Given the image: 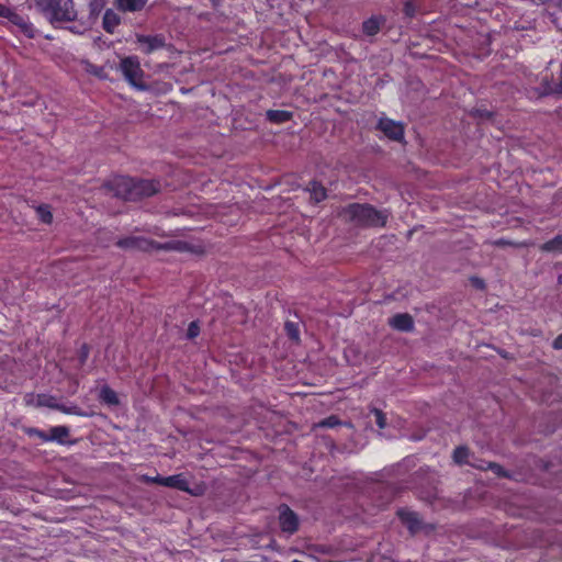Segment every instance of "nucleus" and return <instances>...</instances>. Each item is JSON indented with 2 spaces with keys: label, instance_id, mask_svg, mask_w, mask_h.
Here are the masks:
<instances>
[{
  "label": "nucleus",
  "instance_id": "23",
  "mask_svg": "<svg viewBox=\"0 0 562 562\" xmlns=\"http://www.w3.org/2000/svg\"><path fill=\"white\" fill-rule=\"evenodd\" d=\"M469 448L465 446H459L453 450L452 459L459 465L470 464L472 467L474 463L469 461Z\"/></svg>",
  "mask_w": 562,
  "mask_h": 562
},
{
  "label": "nucleus",
  "instance_id": "35",
  "mask_svg": "<svg viewBox=\"0 0 562 562\" xmlns=\"http://www.w3.org/2000/svg\"><path fill=\"white\" fill-rule=\"evenodd\" d=\"M404 11H405V14L408 16H412L414 13V9L412 8V5L409 3L405 4Z\"/></svg>",
  "mask_w": 562,
  "mask_h": 562
},
{
  "label": "nucleus",
  "instance_id": "30",
  "mask_svg": "<svg viewBox=\"0 0 562 562\" xmlns=\"http://www.w3.org/2000/svg\"><path fill=\"white\" fill-rule=\"evenodd\" d=\"M200 335V324L199 321H192L187 329V338L192 340Z\"/></svg>",
  "mask_w": 562,
  "mask_h": 562
},
{
  "label": "nucleus",
  "instance_id": "21",
  "mask_svg": "<svg viewBox=\"0 0 562 562\" xmlns=\"http://www.w3.org/2000/svg\"><path fill=\"white\" fill-rule=\"evenodd\" d=\"M267 120L273 124H283L293 117V113L286 110H268Z\"/></svg>",
  "mask_w": 562,
  "mask_h": 562
},
{
  "label": "nucleus",
  "instance_id": "16",
  "mask_svg": "<svg viewBox=\"0 0 562 562\" xmlns=\"http://www.w3.org/2000/svg\"><path fill=\"white\" fill-rule=\"evenodd\" d=\"M384 22H385V19L383 16L372 15L371 18L363 21L362 32L367 36H374L380 32L381 26Z\"/></svg>",
  "mask_w": 562,
  "mask_h": 562
},
{
  "label": "nucleus",
  "instance_id": "24",
  "mask_svg": "<svg viewBox=\"0 0 562 562\" xmlns=\"http://www.w3.org/2000/svg\"><path fill=\"white\" fill-rule=\"evenodd\" d=\"M540 249L546 252H562V233L543 243Z\"/></svg>",
  "mask_w": 562,
  "mask_h": 562
},
{
  "label": "nucleus",
  "instance_id": "18",
  "mask_svg": "<svg viewBox=\"0 0 562 562\" xmlns=\"http://www.w3.org/2000/svg\"><path fill=\"white\" fill-rule=\"evenodd\" d=\"M542 88H543V93L546 95L562 94V70L560 71L557 79L548 80L547 78H543L542 79Z\"/></svg>",
  "mask_w": 562,
  "mask_h": 562
},
{
  "label": "nucleus",
  "instance_id": "7",
  "mask_svg": "<svg viewBox=\"0 0 562 562\" xmlns=\"http://www.w3.org/2000/svg\"><path fill=\"white\" fill-rule=\"evenodd\" d=\"M278 513L281 531L289 536L294 535L300 527V519L296 513L292 510L286 504H281L278 507Z\"/></svg>",
  "mask_w": 562,
  "mask_h": 562
},
{
  "label": "nucleus",
  "instance_id": "22",
  "mask_svg": "<svg viewBox=\"0 0 562 562\" xmlns=\"http://www.w3.org/2000/svg\"><path fill=\"white\" fill-rule=\"evenodd\" d=\"M307 191L311 193V199L315 203H319L327 198L326 188L318 181H311Z\"/></svg>",
  "mask_w": 562,
  "mask_h": 562
},
{
  "label": "nucleus",
  "instance_id": "17",
  "mask_svg": "<svg viewBox=\"0 0 562 562\" xmlns=\"http://www.w3.org/2000/svg\"><path fill=\"white\" fill-rule=\"evenodd\" d=\"M121 18L113 10L108 9L103 14L102 26L106 33L113 34L115 29L120 25Z\"/></svg>",
  "mask_w": 562,
  "mask_h": 562
},
{
  "label": "nucleus",
  "instance_id": "5",
  "mask_svg": "<svg viewBox=\"0 0 562 562\" xmlns=\"http://www.w3.org/2000/svg\"><path fill=\"white\" fill-rule=\"evenodd\" d=\"M120 69L125 80L133 87L144 90L146 85L144 83V71L140 67L138 57L128 56L121 60Z\"/></svg>",
  "mask_w": 562,
  "mask_h": 562
},
{
  "label": "nucleus",
  "instance_id": "14",
  "mask_svg": "<svg viewBox=\"0 0 562 562\" xmlns=\"http://www.w3.org/2000/svg\"><path fill=\"white\" fill-rule=\"evenodd\" d=\"M70 429L67 426H53L49 428V442H56L58 445H70L72 441L69 440Z\"/></svg>",
  "mask_w": 562,
  "mask_h": 562
},
{
  "label": "nucleus",
  "instance_id": "15",
  "mask_svg": "<svg viewBox=\"0 0 562 562\" xmlns=\"http://www.w3.org/2000/svg\"><path fill=\"white\" fill-rule=\"evenodd\" d=\"M98 400L110 407L112 406H119L120 405V398L117 393L111 389L108 384H104L100 387Z\"/></svg>",
  "mask_w": 562,
  "mask_h": 562
},
{
  "label": "nucleus",
  "instance_id": "12",
  "mask_svg": "<svg viewBox=\"0 0 562 562\" xmlns=\"http://www.w3.org/2000/svg\"><path fill=\"white\" fill-rule=\"evenodd\" d=\"M389 325L400 331L411 333L414 330V319L408 313H398L390 318Z\"/></svg>",
  "mask_w": 562,
  "mask_h": 562
},
{
  "label": "nucleus",
  "instance_id": "32",
  "mask_svg": "<svg viewBox=\"0 0 562 562\" xmlns=\"http://www.w3.org/2000/svg\"><path fill=\"white\" fill-rule=\"evenodd\" d=\"M374 416H375V424L380 429L385 428L386 426V416L385 414L378 408L373 409Z\"/></svg>",
  "mask_w": 562,
  "mask_h": 562
},
{
  "label": "nucleus",
  "instance_id": "13",
  "mask_svg": "<svg viewBox=\"0 0 562 562\" xmlns=\"http://www.w3.org/2000/svg\"><path fill=\"white\" fill-rule=\"evenodd\" d=\"M36 405L40 407H48V408L57 409L65 414H74L75 413V412H72L71 408L58 404L56 397L53 395H48V394H38L36 396Z\"/></svg>",
  "mask_w": 562,
  "mask_h": 562
},
{
  "label": "nucleus",
  "instance_id": "26",
  "mask_svg": "<svg viewBox=\"0 0 562 562\" xmlns=\"http://www.w3.org/2000/svg\"><path fill=\"white\" fill-rule=\"evenodd\" d=\"M288 337L291 340L297 341L300 339V330L295 323L286 322L284 325Z\"/></svg>",
  "mask_w": 562,
  "mask_h": 562
},
{
  "label": "nucleus",
  "instance_id": "2",
  "mask_svg": "<svg viewBox=\"0 0 562 562\" xmlns=\"http://www.w3.org/2000/svg\"><path fill=\"white\" fill-rule=\"evenodd\" d=\"M344 215L351 223L362 227H383L387 222V213L379 211L370 204L351 203L344 209Z\"/></svg>",
  "mask_w": 562,
  "mask_h": 562
},
{
  "label": "nucleus",
  "instance_id": "20",
  "mask_svg": "<svg viewBox=\"0 0 562 562\" xmlns=\"http://www.w3.org/2000/svg\"><path fill=\"white\" fill-rule=\"evenodd\" d=\"M472 467L483 471L490 470L499 477H509L508 471L496 462L482 460L477 464H472Z\"/></svg>",
  "mask_w": 562,
  "mask_h": 562
},
{
  "label": "nucleus",
  "instance_id": "28",
  "mask_svg": "<svg viewBox=\"0 0 562 562\" xmlns=\"http://www.w3.org/2000/svg\"><path fill=\"white\" fill-rule=\"evenodd\" d=\"M26 434L30 437L38 438L42 442H49V431L46 432V431H44L42 429H38V428H29L26 430Z\"/></svg>",
  "mask_w": 562,
  "mask_h": 562
},
{
  "label": "nucleus",
  "instance_id": "8",
  "mask_svg": "<svg viewBox=\"0 0 562 562\" xmlns=\"http://www.w3.org/2000/svg\"><path fill=\"white\" fill-rule=\"evenodd\" d=\"M376 128L380 130L391 140H404L405 128L401 122H396L389 117H381L378 121Z\"/></svg>",
  "mask_w": 562,
  "mask_h": 562
},
{
  "label": "nucleus",
  "instance_id": "19",
  "mask_svg": "<svg viewBox=\"0 0 562 562\" xmlns=\"http://www.w3.org/2000/svg\"><path fill=\"white\" fill-rule=\"evenodd\" d=\"M148 0H116L115 5L122 12L140 11Z\"/></svg>",
  "mask_w": 562,
  "mask_h": 562
},
{
  "label": "nucleus",
  "instance_id": "27",
  "mask_svg": "<svg viewBox=\"0 0 562 562\" xmlns=\"http://www.w3.org/2000/svg\"><path fill=\"white\" fill-rule=\"evenodd\" d=\"M106 0H89V10L91 15H99L104 9Z\"/></svg>",
  "mask_w": 562,
  "mask_h": 562
},
{
  "label": "nucleus",
  "instance_id": "34",
  "mask_svg": "<svg viewBox=\"0 0 562 562\" xmlns=\"http://www.w3.org/2000/svg\"><path fill=\"white\" fill-rule=\"evenodd\" d=\"M552 348L555 350L562 349V333L554 338L552 342Z\"/></svg>",
  "mask_w": 562,
  "mask_h": 562
},
{
  "label": "nucleus",
  "instance_id": "25",
  "mask_svg": "<svg viewBox=\"0 0 562 562\" xmlns=\"http://www.w3.org/2000/svg\"><path fill=\"white\" fill-rule=\"evenodd\" d=\"M36 213L40 221L44 224H50L53 222V214L49 205L41 204L36 207Z\"/></svg>",
  "mask_w": 562,
  "mask_h": 562
},
{
  "label": "nucleus",
  "instance_id": "31",
  "mask_svg": "<svg viewBox=\"0 0 562 562\" xmlns=\"http://www.w3.org/2000/svg\"><path fill=\"white\" fill-rule=\"evenodd\" d=\"M338 425H340V419L335 415L324 418L318 424V426L324 427V428H334Z\"/></svg>",
  "mask_w": 562,
  "mask_h": 562
},
{
  "label": "nucleus",
  "instance_id": "38",
  "mask_svg": "<svg viewBox=\"0 0 562 562\" xmlns=\"http://www.w3.org/2000/svg\"><path fill=\"white\" fill-rule=\"evenodd\" d=\"M37 99H38V95H37V94H35V100H34V101H31V102H24L23 104H25V105H30V106H33V105H35V103H36V100H37Z\"/></svg>",
  "mask_w": 562,
  "mask_h": 562
},
{
  "label": "nucleus",
  "instance_id": "11",
  "mask_svg": "<svg viewBox=\"0 0 562 562\" xmlns=\"http://www.w3.org/2000/svg\"><path fill=\"white\" fill-rule=\"evenodd\" d=\"M162 486L176 488L181 492L189 493L191 495H199V492H194L190 488V484L183 473L165 476Z\"/></svg>",
  "mask_w": 562,
  "mask_h": 562
},
{
  "label": "nucleus",
  "instance_id": "4",
  "mask_svg": "<svg viewBox=\"0 0 562 562\" xmlns=\"http://www.w3.org/2000/svg\"><path fill=\"white\" fill-rule=\"evenodd\" d=\"M37 5L45 19L54 26L72 22L77 18L72 0H38Z\"/></svg>",
  "mask_w": 562,
  "mask_h": 562
},
{
  "label": "nucleus",
  "instance_id": "36",
  "mask_svg": "<svg viewBox=\"0 0 562 562\" xmlns=\"http://www.w3.org/2000/svg\"><path fill=\"white\" fill-rule=\"evenodd\" d=\"M473 283L476 288H480V289H483L484 288V282L483 280L481 279H473Z\"/></svg>",
  "mask_w": 562,
  "mask_h": 562
},
{
  "label": "nucleus",
  "instance_id": "3",
  "mask_svg": "<svg viewBox=\"0 0 562 562\" xmlns=\"http://www.w3.org/2000/svg\"><path fill=\"white\" fill-rule=\"evenodd\" d=\"M116 246L122 249H134L144 252H151L154 250L182 252L189 249V244L183 240H170L166 243H158L154 239H149L143 236H127L120 238L116 241Z\"/></svg>",
  "mask_w": 562,
  "mask_h": 562
},
{
  "label": "nucleus",
  "instance_id": "39",
  "mask_svg": "<svg viewBox=\"0 0 562 562\" xmlns=\"http://www.w3.org/2000/svg\"><path fill=\"white\" fill-rule=\"evenodd\" d=\"M5 7H7V5H4V4H1V3H0V18H1V16H2V14H3V11H4Z\"/></svg>",
  "mask_w": 562,
  "mask_h": 562
},
{
  "label": "nucleus",
  "instance_id": "29",
  "mask_svg": "<svg viewBox=\"0 0 562 562\" xmlns=\"http://www.w3.org/2000/svg\"><path fill=\"white\" fill-rule=\"evenodd\" d=\"M165 476H161L159 474L155 476H150L148 474H142L138 476V481L145 484H157L162 486Z\"/></svg>",
  "mask_w": 562,
  "mask_h": 562
},
{
  "label": "nucleus",
  "instance_id": "10",
  "mask_svg": "<svg viewBox=\"0 0 562 562\" xmlns=\"http://www.w3.org/2000/svg\"><path fill=\"white\" fill-rule=\"evenodd\" d=\"M136 42L139 44L140 50L149 55L154 53L155 50H158L166 45L165 36L161 34L156 35H143L137 34L136 35Z\"/></svg>",
  "mask_w": 562,
  "mask_h": 562
},
{
  "label": "nucleus",
  "instance_id": "33",
  "mask_svg": "<svg viewBox=\"0 0 562 562\" xmlns=\"http://www.w3.org/2000/svg\"><path fill=\"white\" fill-rule=\"evenodd\" d=\"M89 352H90V349H89V346L87 344H83L79 350V362L81 364H83L88 357H89Z\"/></svg>",
  "mask_w": 562,
  "mask_h": 562
},
{
  "label": "nucleus",
  "instance_id": "9",
  "mask_svg": "<svg viewBox=\"0 0 562 562\" xmlns=\"http://www.w3.org/2000/svg\"><path fill=\"white\" fill-rule=\"evenodd\" d=\"M1 18L7 19L10 23L18 26L21 32L27 36L29 38L34 37V26L33 24L23 15L16 13L9 7H5L3 14Z\"/></svg>",
  "mask_w": 562,
  "mask_h": 562
},
{
  "label": "nucleus",
  "instance_id": "37",
  "mask_svg": "<svg viewBox=\"0 0 562 562\" xmlns=\"http://www.w3.org/2000/svg\"><path fill=\"white\" fill-rule=\"evenodd\" d=\"M496 246H507V245H510L509 241L505 240V239H498L494 243Z\"/></svg>",
  "mask_w": 562,
  "mask_h": 562
},
{
  "label": "nucleus",
  "instance_id": "1",
  "mask_svg": "<svg viewBox=\"0 0 562 562\" xmlns=\"http://www.w3.org/2000/svg\"><path fill=\"white\" fill-rule=\"evenodd\" d=\"M105 187L117 198L125 201H137L156 194L160 189V183L155 180L119 176L109 181Z\"/></svg>",
  "mask_w": 562,
  "mask_h": 562
},
{
  "label": "nucleus",
  "instance_id": "6",
  "mask_svg": "<svg viewBox=\"0 0 562 562\" xmlns=\"http://www.w3.org/2000/svg\"><path fill=\"white\" fill-rule=\"evenodd\" d=\"M396 516L412 536L417 535L422 530H427L428 532L435 530V526L425 524L417 512L400 508L396 512Z\"/></svg>",
  "mask_w": 562,
  "mask_h": 562
}]
</instances>
